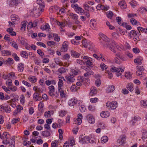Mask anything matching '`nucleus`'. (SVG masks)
I'll return each mask as SVG.
<instances>
[{
  "mask_svg": "<svg viewBox=\"0 0 147 147\" xmlns=\"http://www.w3.org/2000/svg\"><path fill=\"white\" fill-rule=\"evenodd\" d=\"M90 25L92 27L95 28L96 26V22L94 19H92L90 21Z\"/></svg>",
  "mask_w": 147,
  "mask_h": 147,
  "instance_id": "obj_33",
  "label": "nucleus"
},
{
  "mask_svg": "<svg viewBox=\"0 0 147 147\" xmlns=\"http://www.w3.org/2000/svg\"><path fill=\"white\" fill-rule=\"evenodd\" d=\"M86 118L89 123L92 124L95 122V119L94 117L91 114L87 115L86 116Z\"/></svg>",
  "mask_w": 147,
  "mask_h": 147,
  "instance_id": "obj_10",
  "label": "nucleus"
},
{
  "mask_svg": "<svg viewBox=\"0 0 147 147\" xmlns=\"http://www.w3.org/2000/svg\"><path fill=\"white\" fill-rule=\"evenodd\" d=\"M55 24L58 25L60 27L61 29L65 26V22H59L56 20L55 22Z\"/></svg>",
  "mask_w": 147,
  "mask_h": 147,
  "instance_id": "obj_17",
  "label": "nucleus"
},
{
  "mask_svg": "<svg viewBox=\"0 0 147 147\" xmlns=\"http://www.w3.org/2000/svg\"><path fill=\"white\" fill-rule=\"evenodd\" d=\"M36 45H38L40 46H41L43 47L44 48H46V45L44 43L41 42H37L36 43Z\"/></svg>",
  "mask_w": 147,
  "mask_h": 147,
  "instance_id": "obj_62",
  "label": "nucleus"
},
{
  "mask_svg": "<svg viewBox=\"0 0 147 147\" xmlns=\"http://www.w3.org/2000/svg\"><path fill=\"white\" fill-rule=\"evenodd\" d=\"M143 58L142 57L139 56L137 57L134 60V62L138 64H140L142 63Z\"/></svg>",
  "mask_w": 147,
  "mask_h": 147,
  "instance_id": "obj_15",
  "label": "nucleus"
},
{
  "mask_svg": "<svg viewBox=\"0 0 147 147\" xmlns=\"http://www.w3.org/2000/svg\"><path fill=\"white\" fill-rule=\"evenodd\" d=\"M142 138L144 139L146 138L147 136V131L145 130H143L142 132Z\"/></svg>",
  "mask_w": 147,
  "mask_h": 147,
  "instance_id": "obj_63",
  "label": "nucleus"
},
{
  "mask_svg": "<svg viewBox=\"0 0 147 147\" xmlns=\"http://www.w3.org/2000/svg\"><path fill=\"white\" fill-rule=\"evenodd\" d=\"M6 85L9 87L12 86V80L10 79H8L6 82Z\"/></svg>",
  "mask_w": 147,
  "mask_h": 147,
  "instance_id": "obj_49",
  "label": "nucleus"
},
{
  "mask_svg": "<svg viewBox=\"0 0 147 147\" xmlns=\"http://www.w3.org/2000/svg\"><path fill=\"white\" fill-rule=\"evenodd\" d=\"M42 135L43 136L47 137L50 136L51 134L49 131L45 130L42 132Z\"/></svg>",
  "mask_w": 147,
  "mask_h": 147,
  "instance_id": "obj_28",
  "label": "nucleus"
},
{
  "mask_svg": "<svg viewBox=\"0 0 147 147\" xmlns=\"http://www.w3.org/2000/svg\"><path fill=\"white\" fill-rule=\"evenodd\" d=\"M86 48H87L89 49L90 50H92L93 47V44L91 41L88 40V43L87 45H86Z\"/></svg>",
  "mask_w": 147,
  "mask_h": 147,
  "instance_id": "obj_27",
  "label": "nucleus"
},
{
  "mask_svg": "<svg viewBox=\"0 0 147 147\" xmlns=\"http://www.w3.org/2000/svg\"><path fill=\"white\" fill-rule=\"evenodd\" d=\"M11 42H12V43H11L12 46L15 49H18V45H17V44L14 41H13Z\"/></svg>",
  "mask_w": 147,
  "mask_h": 147,
  "instance_id": "obj_60",
  "label": "nucleus"
},
{
  "mask_svg": "<svg viewBox=\"0 0 147 147\" xmlns=\"http://www.w3.org/2000/svg\"><path fill=\"white\" fill-rule=\"evenodd\" d=\"M93 56L94 58L98 60H100L101 58L102 57V54H101L98 55L96 54H94Z\"/></svg>",
  "mask_w": 147,
  "mask_h": 147,
  "instance_id": "obj_36",
  "label": "nucleus"
},
{
  "mask_svg": "<svg viewBox=\"0 0 147 147\" xmlns=\"http://www.w3.org/2000/svg\"><path fill=\"white\" fill-rule=\"evenodd\" d=\"M44 116L45 117H48L50 116V112L49 111H48L46 112L44 114Z\"/></svg>",
  "mask_w": 147,
  "mask_h": 147,
  "instance_id": "obj_61",
  "label": "nucleus"
},
{
  "mask_svg": "<svg viewBox=\"0 0 147 147\" xmlns=\"http://www.w3.org/2000/svg\"><path fill=\"white\" fill-rule=\"evenodd\" d=\"M21 56L24 58L28 57V54L26 51H22L21 53Z\"/></svg>",
  "mask_w": 147,
  "mask_h": 147,
  "instance_id": "obj_51",
  "label": "nucleus"
},
{
  "mask_svg": "<svg viewBox=\"0 0 147 147\" xmlns=\"http://www.w3.org/2000/svg\"><path fill=\"white\" fill-rule=\"evenodd\" d=\"M115 89V86L113 85H111L107 88V92L108 93L111 92L113 91Z\"/></svg>",
  "mask_w": 147,
  "mask_h": 147,
  "instance_id": "obj_25",
  "label": "nucleus"
},
{
  "mask_svg": "<svg viewBox=\"0 0 147 147\" xmlns=\"http://www.w3.org/2000/svg\"><path fill=\"white\" fill-rule=\"evenodd\" d=\"M137 29L140 33V32H142L144 33L145 28H143L142 27L139 26L137 28Z\"/></svg>",
  "mask_w": 147,
  "mask_h": 147,
  "instance_id": "obj_56",
  "label": "nucleus"
},
{
  "mask_svg": "<svg viewBox=\"0 0 147 147\" xmlns=\"http://www.w3.org/2000/svg\"><path fill=\"white\" fill-rule=\"evenodd\" d=\"M43 104L41 102H40L38 105V109L39 111H40L41 112L43 111Z\"/></svg>",
  "mask_w": 147,
  "mask_h": 147,
  "instance_id": "obj_47",
  "label": "nucleus"
},
{
  "mask_svg": "<svg viewBox=\"0 0 147 147\" xmlns=\"http://www.w3.org/2000/svg\"><path fill=\"white\" fill-rule=\"evenodd\" d=\"M78 71L74 69H71L70 71L69 76L66 77V79L67 80V83L69 84L70 82H74L75 79L74 78V76L78 75Z\"/></svg>",
  "mask_w": 147,
  "mask_h": 147,
  "instance_id": "obj_3",
  "label": "nucleus"
},
{
  "mask_svg": "<svg viewBox=\"0 0 147 147\" xmlns=\"http://www.w3.org/2000/svg\"><path fill=\"white\" fill-rule=\"evenodd\" d=\"M59 93L60 94V96L61 97H65V95L64 93V91L63 90V88H58Z\"/></svg>",
  "mask_w": 147,
  "mask_h": 147,
  "instance_id": "obj_34",
  "label": "nucleus"
},
{
  "mask_svg": "<svg viewBox=\"0 0 147 147\" xmlns=\"http://www.w3.org/2000/svg\"><path fill=\"white\" fill-rule=\"evenodd\" d=\"M104 46L105 47L109 48L110 50L115 53H116V48L117 50L120 51L122 49V48L120 47L117 43L114 41H111L108 45H104Z\"/></svg>",
  "mask_w": 147,
  "mask_h": 147,
  "instance_id": "obj_2",
  "label": "nucleus"
},
{
  "mask_svg": "<svg viewBox=\"0 0 147 147\" xmlns=\"http://www.w3.org/2000/svg\"><path fill=\"white\" fill-rule=\"evenodd\" d=\"M67 70L66 67H64L59 68L58 69V71L60 73H62L65 72Z\"/></svg>",
  "mask_w": 147,
  "mask_h": 147,
  "instance_id": "obj_38",
  "label": "nucleus"
},
{
  "mask_svg": "<svg viewBox=\"0 0 147 147\" xmlns=\"http://www.w3.org/2000/svg\"><path fill=\"white\" fill-rule=\"evenodd\" d=\"M71 55L74 57L78 58L80 55L79 53L73 50L71 51Z\"/></svg>",
  "mask_w": 147,
  "mask_h": 147,
  "instance_id": "obj_26",
  "label": "nucleus"
},
{
  "mask_svg": "<svg viewBox=\"0 0 147 147\" xmlns=\"http://www.w3.org/2000/svg\"><path fill=\"white\" fill-rule=\"evenodd\" d=\"M119 34L115 32H113L112 34V36L113 38L115 39H118Z\"/></svg>",
  "mask_w": 147,
  "mask_h": 147,
  "instance_id": "obj_45",
  "label": "nucleus"
},
{
  "mask_svg": "<svg viewBox=\"0 0 147 147\" xmlns=\"http://www.w3.org/2000/svg\"><path fill=\"white\" fill-rule=\"evenodd\" d=\"M140 103L141 106H142L144 107H147V101L141 100L140 102Z\"/></svg>",
  "mask_w": 147,
  "mask_h": 147,
  "instance_id": "obj_48",
  "label": "nucleus"
},
{
  "mask_svg": "<svg viewBox=\"0 0 147 147\" xmlns=\"http://www.w3.org/2000/svg\"><path fill=\"white\" fill-rule=\"evenodd\" d=\"M131 35L135 41H139L140 40L139 38V33L134 30H131L128 33V37L130 38H132Z\"/></svg>",
  "mask_w": 147,
  "mask_h": 147,
  "instance_id": "obj_5",
  "label": "nucleus"
},
{
  "mask_svg": "<svg viewBox=\"0 0 147 147\" xmlns=\"http://www.w3.org/2000/svg\"><path fill=\"white\" fill-rule=\"evenodd\" d=\"M97 8H100V9L102 10H103L105 11H107L109 9V7L106 5L105 6L104 5H101V4H98L97 6Z\"/></svg>",
  "mask_w": 147,
  "mask_h": 147,
  "instance_id": "obj_22",
  "label": "nucleus"
},
{
  "mask_svg": "<svg viewBox=\"0 0 147 147\" xmlns=\"http://www.w3.org/2000/svg\"><path fill=\"white\" fill-rule=\"evenodd\" d=\"M107 17L111 19L113 16V14L111 11H109L106 13Z\"/></svg>",
  "mask_w": 147,
  "mask_h": 147,
  "instance_id": "obj_40",
  "label": "nucleus"
},
{
  "mask_svg": "<svg viewBox=\"0 0 147 147\" xmlns=\"http://www.w3.org/2000/svg\"><path fill=\"white\" fill-rule=\"evenodd\" d=\"M92 65H85L82 66V68L85 70L87 72L84 74V77H87L90 75L93 74V72L91 71L92 69H93L94 66Z\"/></svg>",
  "mask_w": 147,
  "mask_h": 147,
  "instance_id": "obj_4",
  "label": "nucleus"
},
{
  "mask_svg": "<svg viewBox=\"0 0 147 147\" xmlns=\"http://www.w3.org/2000/svg\"><path fill=\"white\" fill-rule=\"evenodd\" d=\"M67 6H65L64 8L61 9L59 10V13L61 14L65 13L66 11L65 9H66Z\"/></svg>",
  "mask_w": 147,
  "mask_h": 147,
  "instance_id": "obj_53",
  "label": "nucleus"
},
{
  "mask_svg": "<svg viewBox=\"0 0 147 147\" xmlns=\"http://www.w3.org/2000/svg\"><path fill=\"white\" fill-rule=\"evenodd\" d=\"M95 83L97 86H99L101 84V80L100 79H98L95 81Z\"/></svg>",
  "mask_w": 147,
  "mask_h": 147,
  "instance_id": "obj_59",
  "label": "nucleus"
},
{
  "mask_svg": "<svg viewBox=\"0 0 147 147\" xmlns=\"http://www.w3.org/2000/svg\"><path fill=\"white\" fill-rule=\"evenodd\" d=\"M123 26L124 27H125L126 29L127 30H130L131 29V26L128 25L126 23H123Z\"/></svg>",
  "mask_w": 147,
  "mask_h": 147,
  "instance_id": "obj_54",
  "label": "nucleus"
},
{
  "mask_svg": "<svg viewBox=\"0 0 147 147\" xmlns=\"http://www.w3.org/2000/svg\"><path fill=\"white\" fill-rule=\"evenodd\" d=\"M90 138L88 136H84L81 135L80 137V141L83 144H86L90 142Z\"/></svg>",
  "mask_w": 147,
  "mask_h": 147,
  "instance_id": "obj_8",
  "label": "nucleus"
},
{
  "mask_svg": "<svg viewBox=\"0 0 147 147\" xmlns=\"http://www.w3.org/2000/svg\"><path fill=\"white\" fill-rule=\"evenodd\" d=\"M116 56L117 57H119L122 61H124L126 60V59L124 57L123 55L120 53H116Z\"/></svg>",
  "mask_w": 147,
  "mask_h": 147,
  "instance_id": "obj_32",
  "label": "nucleus"
},
{
  "mask_svg": "<svg viewBox=\"0 0 147 147\" xmlns=\"http://www.w3.org/2000/svg\"><path fill=\"white\" fill-rule=\"evenodd\" d=\"M127 89L130 92H132L133 91L134 88L133 85L131 84H129L127 86Z\"/></svg>",
  "mask_w": 147,
  "mask_h": 147,
  "instance_id": "obj_44",
  "label": "nucleus"
},
{
  "mask_svg": "<svg viewBox=\"0 0 147 147\" xmlns=\"http://www.w3.org/2000/svg\"><path fill=\"white\" fill-rule=\"evenodd\" d=\"M99 36L98 39L101 42V39H102L104 41L107 43L106 44H103L102 43L103 46L105 47L104 46V45H108L109 42H110V39L102 33H100L99 34Z\"/></svg>",
  "mask_w": 147,
  "mask_h": 147,
  "instance_id": "obj_6",
  "label": "nucleus"
},
{
  "mask_svg": "<svg viewBox=\"0 0 147 147\" xmlns=\"http://www.w3.org/2000/svg\"><path fill=\"white\" fill-rule=\"evenodd\" d=\"M97 93L96 88L95 87H92L90 89V94L91 96L95 95Z\"/></svg>",
  "mask_w": 147,
  "mask_h": 147,
  "instance_id": "obj_16",
  "label": "nucleus"
},
{
  "mask_svg": "<svg viewBox=\"0 0 147 147\" xmlns=\"http://www.w3.org/2000/svg\"><path fill=\"white\" fill-rule=\"evenodd\" d=\"M37 3L38 5V6L34 7L33 9V13L39 16L43 11L45 4L42 0H37Z\"/></svg>",
  "mask_w": 147,
  "mask_h": 147,
  "instance_id": "obj_1",
  "label": "nucleus"
},
{
  "mask_svg": "<svg viewBox=\"0 0 147 147\" xmlns=\"http://www.w3.org/2000/svg\"><path fill=\"white\" fill-rule=\"evenodd\" d=\"M83 61L86 64H92L95 61V60L88 56L83 57Z\"/></svg>",
  "mask_w": 147,
  "mask_h": 147,
  "instance_id": "obj_7",
  "label": "nucleus"
},
{
  "mask_svg": "<svg viewBox=\"0 0 147 147\" xmlns=\"http://www.w3.org/2000/svg\"><path fill=\"white\" fill-rule=\"evenodd\" d=\"M0 111L3 112H5L7 113H9L11 111V109L9 107L3 106L2 105L0 106Z\"/></svg>",
  "mask_w": 147,
  "mask_h": 147,
  "instance_id": "obj_13",
  "label": "nucleus"
},
{
  "mask_svg": "<svg viewBox=\"0 0 147 147\" xmlns=\"http://www.w3.org/2000/svg\"><path fill=\"white\" fill-rule=\"evenodd\" d=\"M101 142L103 143H104L108 141V138L107 136H104L101 138Z\"/></svg>",
  "mask_w": 147,
  "mask_h": 147,
  "instance_id": "obj_41",
  "label": "nucleus"
},
{
  "mask_svg": "<svg viewBox=\"0 0 147 147\" xmlns=\"http://www.w3.org/2000/svg\"><path fill=\"white\" fill-rule=\"evenodd\" d=\"M58 142L57 140H55L53 141L51 143V147H58Z\"/></svg>",
  "mask_w": 147,
  "mask_h": 147,
  "instance_id": "obj_42",
  "label": "nucleus"
},
{
  "mask_svg": "<svg viewBox=\"0 0 147 147\" xmlns=\"http://www.w3.org/2000/svg\"><path fill=\"white\" fill-rule=\"evenodd\" d=\"M29 80L30 81L34 83L36 82L37 79L35 76H31L29 77Z\"/></svg>",
  "mask_w": 147,
  "mask_h": 147,
  "instance_id": "obj_46",
  "label": "nucleus"
},
{
  "mask_svg": "<svg viewBox=\"0 0 147 147\" xmlns=\"http://www.w3.org/2000/svg\"><path fill=\"white\" fill-rule=\"evenodd\" d=\"M59 78H60V77ZM61 79H59V81L58 83V88H62V87L63 84V80H65L63 77H61Z\"/></svg>",
  "mask_w": 147,
  "mask_h": 147,
  "instance_id": "obj_18",
  "label": "nucleus"
},
{
  "mask_svg": "<svg viewBox=\"0 0 147 147\" xmlns=\"http://www.w3.org/2000/svg\"><path fill=\"white\" fill-rule=\"evenodd\" d=\"M119 5L123 9H125L126 8V5L125 1H122L119 2Z\"/></svg>",
  "mask_w": 147,
  "mask_h": 147,
  "instance_id": "obj_30",
  "label": "nucleus"
},
{
  "mask_svg": "<svg viewBox=\"0 0 147 147\" xmlns=\"http://www.w3.org/2000/svg\"><path fill=\"white\" fill-rule=\"evenodd\" d=\"M137 71H143L144 70V68L143 66H137L136 67Z\"/></svg>",
  "mask_w": 147,
  "mask_h": 147,
  "instance_id": "obj_64",
  "label": "nucleus"
},
{
  "mask_svg": "<svg viewBox=\"0 0 147 147\" xmlns=\"http://www.w3.org/2000/svg\"><path fill=\"white\" fill-rule=\"evenodd\" d=\"M129 3L131 6L134 8L136 6H137L138 5V3L137 2L133 0L130 2Z\"/></svg>",
  "mask_w": 147,
  "mask_h": 147,
  "instance_id": "obj_39",
  "label": "nucleus"
},
{
  "mask_svg": "<svg viewBox=\"0 0 147 147\" xmlns=\"http://www.w3.org/2000/svg\"><path fill=\"white\" fill-rule=\"evenodd\" d=\"M53 37L55 41L59 42L60 40V37L57 34H53Z\"/></svg>",
  "mask_w": 147,
  "mask_h": 147,
  "instance_id": "obj_43",
  "label": "nucleus"
},
{
  "mask_svg": "<svg viewBox=\"0 0 147 147\" xmlns=\"http://www.w3.org/2000/svg\"><path fill=\"white\" fill-rule=\"evenodd\" d=\"M27 24V22L26 21H24L22 22L20 29L22 31H24L25 30Z\"/></svg>",
  "mask_w": 147,
  "mask_h": 147,
  "instance_id": "obj_24",
  "label": "nucleus"
},
{
  "mask_svg": "<svg viewBox=\"0 0 147 147\" xmlns=\"http://www.w3.org/2000/svg\"><path fill=\"white\" fill-rule=\"evenodd\" d=\"M117 103L115 101H113L111 102H107L106 104L107 106L113 109H115L117 107Z\"/></svg>",
  "mask_w": 147,
  "mask_h": 147,
  "instance_id": "obj_9",
  "label": "nucleus"
},
{
  "mask_svg": "<svg viewBox=\"0 0 147 147\" xmlns=\"http://www.w3.org/2000/svg\"><path fill=\"white\" fill-rule=\"evenodd\" d=\"M4 38L6 41H9L10 42L12 41V39L10 38L9 35L8 34L5 35Z\"/></svg>",
  "mask_w": 147,
  "mask_h": 147,
  "instance_id": "obj_52",
  "label": "nucleus"
},
{
  "mask_svg": "<svg viewBox=\"0 0 147 147\" xmlns=\"http://www.w3.org/2000/svg\"><path fill=\"white\" fill-rule=\"evenodd\" d=\"M120 61L119 59H118L117 58H115L114 59V60L113 61V62H112L111 63H116V64H120Z\"/></svg>",
  "mask_w": 147,
  "mask_h": 147,
  "instance_id": "obj_57",
  "label": "nucleus"
},
{
  "mask_svg": "<svg viewBox=\"0 0 147 147\" xmlns=\"http://www.w3.org/2000/svg\"><path fill=\"white\" fill-rule=\"evenodd\" d=\"M116 20L118 23L120 25H123L124 23H121V17H117L116 18Z\"/></svg>",
  "mask_w": 147,
  "mask_h": 147,
  "instance_id": "obj_50",
  "label": "nucleus"
},
{
  "mask_svg": "<svg viewBox=\"0 0 147 147\" xmlns=\"http://www.w3.org/2000/svg\"><path fill=\"white\" fill-rule=\"evenodd\" d=\"M20 102L22 104H24V103L25 97L24 95L23 94L22 95V96L20 98Z\"/></svg>",
  "mask_w": 147,
  "mask_h": 147,
  "instance_id": "obj_58",
  "label": "nucleus"
},
{
  "mask_svg": "<svg viewBox=\"0 0 147 147\" xmlns=\"http://www.w3.org/2000/svg\"><path fill=\"white\" fill-rule=\"evenodd\" d=\"M68 14H69L70 18L73 20H77L78 19V17L77 14L71 12L69 13Z\"/></svg>",
  "mask_w": 147,
  "mask_h": 147,
  "instance_id": "obj_20",
  "label": "nucleus"
},
{
  "mask_svg": "<svg viewBox=\"0 0 147 147\" xmlns=\"http://www.w3.org/2000/svg\"><path fill=\"white\" fill-rule=\"evenodd\" d=\"M130 22L133 25H138L140 24L139 22L133 18L130 19Z\"/></svg>",
  "mask_w": 147,
  "mask_h": 147,
  "instance_id": "obj_35",
  "label": "nucleus"
},
{
  "mask_svg": "<svg viewBox=\"0 0 147 147\" xmlns=\"http://www.w3.org/2000/svg\"><path fill=\"white\" fill-rule=\"evenodd\" d=\"M18 4V0H12L10 2L9 5L11 7L14 6Z\"/></svg>",
  "mask_w": 147,
  "mask_h": 147,
  "instance_id": "obj_37",
  "label": "nucleus"
},
{
  "mask_svg": "<svg viewBox=\"0 0 147 147\" xmlns=\"http://www.w3.org/2000/svg\"><path fill=\"white\" fill-rule=\"evenodd\" d=\"M110 115V113L108 111H102L100 114V116L103 118H106Z\"/></svg>",
  "mask_w": 147,
  "mask_h": 147,
  "instance_id": "obj_21",
  "label": "nucleus"
},
{
  "mask_svg": "<svg viewBox=\"0 0 147 147\" xmlns=\"http://www.w3.org/2000/svg\"><path fill=\"white\" fill-rule=\"evenodd\" d=\"M125 76L129 79H130L131 78V74L130 72H125Z\"/></svg>",
  "mask_w": 147,
  "mask_h": 147,
  "instance_id": "obj_55",
  "label": "nucleus"
},
{
  "mask_svg": "<svg viewBox=\"0 0 147 147\" xmlns=\"http://www.w3.org/2000/svg\"><path fill=\"white\" fill-rule=\"evenodd\" d=\"M68 42L67 41L64 42L62 44V47L61 49V51L63 52H65L67 50L68 47Z\"/></svg>",
  "mask_w": 147,
  "mask_h": 147,
  "instance_id": "obj_14",
  "label": "nucleus"
},
{
  "mask_svg": "<svg viewBox=\"0 0 147 147\" xmlns=\"http://www.w3.org/2000/svg\"><path fill=\"white\" fill-rule=\"evenodd\" d=\"M141 120V118L138 116H135L130 121V124L131 125H134L137 121H140Z\"/></svg>",
  "mask_w": 147,
  "mask_h": 147,
  "instance_id": "obj_12",
  "label": "nucleus"
},
{
  "mask_svg": "<svg viewBox=\"0 0 147 147\" xmlns=\"http://www.w3.org/2000/svg\"><path fill=\"white\" fill-rule=\"evenodd\" d=\"M40 28L42 30L47 31H49L50 29V26L48 23H46L45 25L42 26Z\"/></svg>",
  "mask_w": 147,
  "mask_h": 147,
  "instance_id": "obj_19",
  "label": "nucleus"
},
{
  "mask_svg": "<svg viewBox=\"0 0 147 147\" xmlns=\"http://www.w3.org/2000/svg\"><path fill=\"white\" fill-rule=\"evenodd\" d=\"M75 11L78 13L82 14L84 12V10L82 8L78 7Z\"/></svg>",
  "mask_w": 147,
  "mask_h": 147,
  "instance_id": "obj_31",
  "label": "nucleus"
},
{
  "mask_svg": "<svg viewBox=\"0 0 147 147\" xmlns=\"http://www.w3.org/2000/svg\"><path fill=\"white\" fill-rule=\"evenodd\" d=\"M77 102V99L76 98H73L69 100L68 104L69 105L72 106L75 105Z\"/></svg>",
  "mask_w": 147,
  "mask_h": 147,
  "instance_id": "obj_23",
  "label": "nucleus"
},
{
  "mask_svg": "<svg viewBox=\"0 0 147 147\" xmlns=\"http://www.w3.org/2000/svg\"><path fill=\"white\" fill-rule=\"evenodd\" d=\"M110 70L112 72L116 73V75L117 77H119L121 75V73L120 72V70L119 68L113 66L111 68Z\"/></svg>",
  "mask_w": 147,
  "mask_h": 147,
  "instance_id": "obj_11",
  "label": "nucleus"
},
{
  "mask_svg": "<svg viewBox=\"0 0 147 147\" xmlns=\"http://www.w3.org/2000/svg\"><path fill=\"white\" fill-rule=\"evenodd\" d=\"M2 136L3 138V139H1L2 140L8 139L10 137V135L7 132H4L2 134Z\"/></svg>",
  "mask_w": 147,
  "mask_h": 147,
  "instance_id": "obj_29",
  "label": "nucleus"
}]
</instances>
